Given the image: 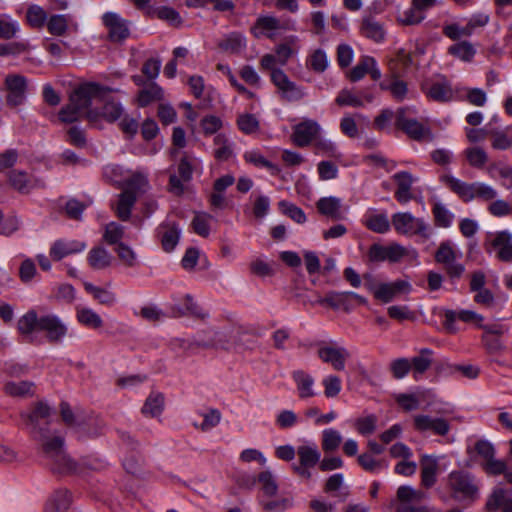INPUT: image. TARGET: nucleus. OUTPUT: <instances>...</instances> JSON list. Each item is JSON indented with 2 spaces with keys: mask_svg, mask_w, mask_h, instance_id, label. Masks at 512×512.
<instances>
[{
  "mask_svg": "<svg viewBox=\"0 0 512 512\" xmlns=\"http://www.w3.org/2000/svg\"><path fill=\"white\" fill-rule=\"evenodd\" d=\"M440 181L463 202L473 200L490 202L487 210L494 217H506L510 215V203L504 199H496L498 191L484 182H465L451 174H443Z\"/></svg>",
  "mask_w": 512,
  "mask_h": 512,
  "instance_id": "obj_2",
  "label": "nucleus"
},
{
  "mask_svg": "<svg viewBox=\"0 0 512 512\" xmlns=\"http://www.w3.org/2000/svg\"><path fill=\"white\" fill-rule=\"evenodd\" d=\"M342 442L341 433L333 428L323 430L321 447L325 453L334 452L337 450Z\"/></svg>",
  "mask_w": 512,
  "mask_h": 512,
  "instance_id": "obj_48",
  "label": "nucleus"
},
{
  "mask_svg": "<svg viewBox=\"0 0 512 512\" xmlns=\"http://www.w3.org/2000/svg\"><path fill=\"white\" fill-rule=\"evenodd\" d=\"M271 81L289 102L300 101L307 95L305 88L291 81L283 70H274Z\"/></svg>",
  "mask_w": 512,
  "mask_h": 512,
  "instance_id": "obj_11",
  "label": "nucleus"
},
{
  "mask_svg": "<svg viewBox=\"0 0 512 512\" xmlns=\"http://www.w3.org/2000/svg\"><path fill=\"white\" fill-rule=\"evenodd\" d=\"M425 19V13L412 3L399 17L403 25H416Z\"/></svg>",
  "mask_w": 512,
  "mask_h": 512,
  "instance_id": "obj_64",
  "label": "nucleus"
},
{
  "mask_svg": "<svg viewBox=\"0 0 512 512\" xmlns=\"http://www.w3.org/2000/svg\"><path fill=\"white\" fill-rule=\"evenodd\" d=\"M86 243L74 239H58L50 247L49 255L54 261L80 253L86 249Z\"/></svg>",
  "mask_w": 512,
  "mask_h": 512,
  "instance_id": "obj_18",
  "label": "nucleus"
},
{
  "mask_svg": "<svg viewBox=\"0 0 512 512\" xmlns=\"http://www.w3.org/2000/svg\"><path fill=\"white\" fill-rule=\"evenodd\" d=\"M432 213L437 226L448 228L451 226L454 214L442 203L437 202L433 205Z\"/></svg>",
  "mask_w": 512,
  "mask_h": 512,
  "instance_id": "obj_54",
  "label": "nucleus"
},
{
  "mask_svg": "<svg viewBox=\"0 0 512 512\" xmlns=\"http://www.w3.org/2000/svg\"><path fill=\"white\" fill-rule=\"evenodd\" d=\"M373 99L374 97L371 94L358 96L347 89H343L339 92L335 101L340 106L362 107L364 102L371 103Z\"/></svg>",
  "mask_w": 512,
  "mask_h": 512,
  "instance_id": "obj_38",
  "label": "nucleus"
},
{
  "mask_svg": "<svg viewBox=\"0 0 512 512\" xmlns=\"http://www.w3.org/2000/svg\"><path fill=\"white\" fill-rule=\"evenodd\" d=\"M71 504V496L67 490H57L47 500L45 512H64Z\"/></svg>",
  "mask_w": 512,
  "mask_h": 512,
  "instance_id": "obj_32",
  "label": "nucleus"
},
{
  "mask_svg": "<svg viewBox=\"0 0 512 512\" xmlns=\"http://www.w3.org/2000/svg\"><path fill=\"white\" fill-rule=\"evenodd\" d=\"M17 327L22 335H31L33 332L39 331L40 317L36 311L30 310L19 318Z\"/></svg>",
  "mask_w": 512,
  "mask_h": 512,
  "instance_id": "obj_43",
  "label": "nucleus"
},
{
  "mask_svg": "<svg viewBox=\"0 0 512 512\" xmlns=\"http://www.w3.org/2000/svg\"><path fill=\"white\" fill-rule=\"evenodd\" d=\"M449 54L452 56L464 61L470 62L474 58L476 54V49L474 46L468 41H461L451 45L448 48Z\"/></svg>",
  "mask_w": 512,
  "mask_h": 512,
  "instance_id": "obj_47",
  "label": "nucleus"
},
{
  "mask_svg": "<svg viewBox=\"0 0 512 512\" xmlns=\"http://www.w3.org/2000/svg\"><path fill=\"white\" fill-rule=\"evenodd\" d=\"M437 470V459L433 456L424 455L421 459V483L424 487L430 488L436 483Z\"/></svg>",
  "mask_w": 512,
  "mask_h": 512,
  "instance_id": "obj_28",
  "label": "nucleus"
},
{
  "mask_svg": "<svg viewBox=\"0 0 512 512\" xmlns=\"http://www.w3.org/2000/svg\"><path fill=\"white\" fill-rule=\"evenodd\" d=\"M5 89L7 104L11 107L19 106L26 98L27 79L19 74H9L5 78Z\"/></svg>",
  "mask_w": 512,
  "mask_h": 512,
  "instance_id": "obj_12",
  "label": "nucleus"
},
{
  "mask_svg": "<svg viewBox=\"0 0 512 512\" xmlns=\"http://www.w3.org/2000/svg\"><path fill=\"white\" fill-rule=\"evenodd\" d=\"M328 66L329 60L323 49L319 48L311 51L306 58V67L315 73L325 72Z\"/></svg>",
  "mask_w": 512,
  "mask_h": 512,
  "instance_id": "obj_39",
  "label": "nucleus"
},
{
  "mask_svg": "<svg viewBox=\"0 0 512 512\" xmlns=\"http://www.w3.org/2000/svg\"><path fill=\"white\" fill-rule=\"evenodd\" d=\"M287 25L282 23L278 18L274 16H260L252 28V33L255 37L265 35L268 38H272L276 31L287 29Z\"/></svg>",
  "mask_w": 512,
  "mask_h": 512,
  "instance_id": "obj_21",
  "label": "nucleus"
},
{
  "mask_svg": "<svg viewBox=\"0 0 512 512\" xmlns=\"http://www.w3.org/2000/svg\"><path fill=\"white\" fill-rule=\"evenodd\" d=\"M368 288L377 300L389 303L400 293L410 292L411 285L405 280H397L391 283L370 285Z\"/></svg>",
  "mask_w": 512,
  "mask_h": 512,
  "instance_id": "obj_13",
  "label": "nucleus"
},
{
  "mask_svg": "<svg viewBox=\"0 0 512 512\" xmlns=\"http://www.w3.org/2000/svg\"><path fill=\"white\" fill-rule=\"evenodd\" d=\"M297 455L301 465L314 467L320 463L321 453L315 443L299 446Z\"/></svg>",
  "mask_w": 512,
  "mask_h": 512,
  "instance_id": "obj_37",
  "label": "nucleus"
},
{
  "mask_svg": "<svg viewBox=\"0 0 512 512\" xmlns=\"http://www.w3.org/2000/svg\"><path fill=\"white\" fill-rule=\"evenodd\" d=\"M137 201V195L130 194L128 191H122L118 196V201L114 206V212L121 221L129 220L132 208Z\"/></svg>",
  "mask_w": 512,
  "mask_h": 512,
  "instance_id": "obj_30",
  "label": "nucleus"
},
{
  "mask_svg": "<svg viewBox=\"0 0 512 512\" xmlns=\"http://www.w3.org/2000/svg\"><path fill=\"white\" fill-rule=\"evenodd\" d=\"M313 146L314 152L317 155L330 157L337 160L342 158V153L339 151L337 144L324 136L319 135V137L315 139Z\"/></svg>",
  "mask_w": 512,
  "mask_h": 512,
  "instance_id": "obj_34",
  "label": "nucleus"
},
{
  "mask_svg": "<svg viewBox=\"0 0 512 512\" xmlns=\"http://www.w3.org/2000/svg\"><path fill=\"white\" fill-rule=\"evenodd\" d=\"M488 133L493 149L504 151L512 148V125L503 129H491Z\"/></svg>",
  "mask_w": 512,
  "mask_h": 512,
  "instance_id": "obj_27",
  "label": "nucleus"
},
{
  "mask_svg": "<svg viewBox=\"0 0 512 512\" xmlns=\"http://www.w3.org/2000/svg\"><path fill=\"white\" fill-rule=\"evenodd\" d=\"M50 407L38 402L34 408L27 413H22L27 428L33 439L41 445V453L51 469L60 474H81L82 465L72 460L64 451V439L59 435L51 436L47 429Z\"/></svg>",
  "mask_w": 512,
  "mask_h": 512,
  "instance_id": "obj_1",
  "label": "nucleus"
},
{
  "mask_svg": "<svg viewBox=\"0 0 512 512\" xmlns=\"http://www.w3.org/2000/svg\"><path fill=\"white\" fill-rule=\"evenodd\" d=\"M120 261L127 267H135L137 265V255L134 250L125 243H119L115 248Z\"/></svg>",
  "mask_w": 512,
  "mask_h": 512,
  "instance_id": "obj_63",
  "label": "nucleus"
},
{
  "mask_svg": "<svg viewBox=\"0 0 512 512\" xmlns=\"http://www.w3.org/2000/svg\"><path fill=\"white\" fill-rule=\"evenodd\" d=\"M102 21L108 29V37L113 42H121L129 37L130 31L128 23L119 14L106 12L102 16Z\"/></svg>",
  "mask_w": 512,
  "mask_h": 512,
  "instance_id": "obj_16",
  "label": "nucleus"
},
{
  "mask_svg": "<svg viewBox=\"0 0 512 512\" xmlns=\"http://www.w3.org/2000/svg\"><path fill=\"white\" fill-rule=\"evenodd\" d=\"M292 377L296 382L300 398H309L315 395L313 390L314 379L309 374L297 370L293 372Z\"/></svg>",
  "mask_w": 512,
  "mask_h": 512,
  "instance_id": "obj_40",
  "label": "nucleus"
},
{
  "mask_svg": "<svg viewBox=\"0 0 512 512\" xmlns=\"http://www.w3.org/2000/svg\"><path fill=\"white\" fill-rule=\"evenodd\" d=\"M391 224L398 234L419 236L428 239L431 236L430 226L423 218H417L410 212H397L392 215Z\"/></svg>",
  "mask_w": 512,
  "mask_h": 512,
  "instance_id": "obj_6",
  "label": "nucleus"
},
{
  "mask_svg": "<svg viewBox=\"0 0 512 512\" xmlns=\"http://www.w3.org/2000/svg\"><path fill=\"white\" fill-rule=\"evenodd\" d=\"M316 208L320 214L333 220L344 219V214L341 210L342 201L338 197H322L316 202Z\"/></svg>",
  "mask_w": 512,
  "mask_h": 512,
  "instance_id": "obj_23",
  "label": "nucleus"
},
{
  "mask_svg": "<svg viewBox=\"0 0 512 512\" xmlns=\"http://www.w3.org/2000/svg\"><path fill=\"white\" fill-rule=\"evenodd\" d=\"M156 235L161 244L162 249L165 252L170 253L175 249V247L179 243L181 229L178 223L166 220L159 224V226L156 229Z\"/></svg>",
  "mask_w": 512,
  "mask_h": 512,
  "instance_id": "obj_15",
  "label": "nucleus"
},
{
  "mask_svg": "<svg viewBox=\"0 0 512 512\" xmlns=\"http://www.w3.org/2000/svg\"><path fill=\"white\" fill-rule=\"evenodd\" d=\"M111 91L110 88L102 86L98 83L87 82L79 85L70 95L69 103L78 109L81 113L86 115L90 122L97 120V112L87 111L92 99L104 98L107 93Z\"/></svg>",
  "mask_w": 512,
  "mask_h": 512,
  "instance_id": "obj_5",
  "label": "nucleus"
},
{
  "mask_svg": "<svg viewBox=\"0 0 512 512\" xmlns=\"http://www.w3.org/2000/svg\"><path fill=\"white\" fill-rule=\"evenodd\" d=\"M360 30L363 36L375 42H382L386 34L383 25L372 15L362 18Z\"/></svg>",
  "mask_w": 512,
  "mask_h": 512,
  "instance_id": "obj_26",
  "label": "nucleus"
},
{
  "mask_svg": "<svg viewBox=\"0 0 512 512\" xmlns=\"http://www.w3.org/2000/svg\"><path fill=\"white\" fill-rule=\"evenodd\" d=\"M219 47L226 52L237 54L246 48V39L242 34L233 32L220 41Z\"/></svg>",
  "mask_w": 512,
  "mask_h": 512,
  "instance_id": "obj_42",
  "label": "nucleus"
},
{
  "mask_svg": "<svg viewBox=\"0 0 512 512\" xmlns=\"http://www.w3.org/2000/svg\"><path fill=\"white\" fill-rule=\"evenodd\" d=\"M409 109L400 108L396 111L395 125L398 129L403 131L408 137L415 141H431L433 134L431 129L424 126L422 123L414 118L407 116Z\"/></svg>",
  "mask_w": 512,
  "mask_h": 512,
  "instance_id": "obj_7",
  "label": "nucleus"
},
{
  "mask_svg": "<svg viewBox=\"0 0 512 512\" xmlns=\"http://www.w3.org/2000/svg\"><path fill=\"white\" fill-rule=\"evenodd\" d=\"M124 236V227L116 222H110L105 227L104 240L110 245H118Z\"/></svg>",
  "mask_w": 512,
  "mask_h": 512,
  "instance_id": "obj_61",
  "label": "nucleus"
},
{
  "mask_svg": "<svg viewBox=\"0 0 512 512\" xmlns=\"http://www.w3.org/2000/svg\"><path fill=\"white\" fill-rule=\"evenodd\" d=\"M457 258V252L449 241L442 242L435 253V261L443 265L451 280L460 279L465 272L464 265Z\"/></svg>",
  "mask_w": 512,
  "mask_h": 512,
  "instance_id": "obj_8",
  "label": "nucleus"
},
{
  "mask_svg": "<svg viewBox=\"0 0 512 512\" xmlns=\"http://www.w3.org/2000/svg\"><path fill=\"white\" fill-rule=\"evenodd\" d=\"M214 144L217 146L214 151V156L217 160L227 161L232 157L233 150L226 135L217 134L214 137Z\"/></svg>",
  "mask_w": 512,
  "mask_h": 512,
  "instance_id": "obj_55",
  "label": "nucleus"
},
{
  "mask_svg": "<svg viewBox=\"0 0 512 512\" xmlns=\"http://www.w3.org/2000/svg\"><path fill=\"white\" fill-rule=\"evenodd\" d=\"M412 426L419 433L431 432L437 436H446L451 429L450 423L445 418L428 414H415L412 417Z\"/></svg>",
  "mask_w": 512,
  "mask_h": 512,
  "instance_id": "obj_10",
  "label": "nucleus"
},
{
  "mask_svg": "<svg viewBox=\"0 0 512 512\" xmlns=\"http://www.w3.org/2000/svg\"><path fill=\"white\" fill-rule=\"evenodd\" d=\"M363 224L372 232L385 234L390 230L391 224L386 213H375L368 210L364 215Z\"/></svg>",
  "mask_w": 512,
  "mask_h": 512,
  "instance_id": "obj_25",
  "label": "nucleus"
},
{
  "mask_svg": "<svg viewBox=\"0 0 512 512\" xmlns=\"http://www.w3.org/2000/svg\"><path fill=\"white\" fill-rule=\"evenodd\" d=\"M122 188L123 191H128L130 194L137 195L138 198L149 188L147 173L142 171L128 173Z\"/></svg>",
  "mask_w": 512,
  "mask_h": 512,
  "instance_id": "obj_24",
  "label": "nucleus"
},
{
  "mask_svg": "<svg viewBox=\"0 0 512 512\" xmlns=\"http://www.w3.org/2000/svg\"><path fill=\"white\" fill-rule=\"evenodd\" d=\"M84 289L87 293L91 294L95 300L103 305H113L116 302V295L105 289L93 285L92 283H84Z\"/></svg>",
  "mask_w": 512,
  "mask_h": 512,
  "instance_id": "obj_46",
  "label": "nucleus"
},
{
  "mask_svg": "<svg viewBox=\"0 0 512 512\" xmlns=\"http://www.w3.org/2000/svg\"><path fill=\"white\" fill-rule=\"evenodd\" d=\"M34 384L29 381H10L4 385L6 394L14 397H24L33 394Z\"/></svg>",
  "mask_w": 512,
  "mask_h": 512,
  "instance_id": "obj_52",
  "label": "nucleus"
},
{
  "mask_svg": "<svg viewBox=\"0 0 512 512\" xmlns=\"http://www.w3.org/2000/svg\"><path fill=\"white\" fill-rule=\"evenodd\" d=\"M468 164L476 169H482L488 162L487 152L479 146L468 147L463 151Z\"/></svg>",
  "mask_w": 512,
  "mask_h": 512,
  "instance_id": "obj_44",
  "label": "nucleus"
},
{
  "mask_svg": "<svg viewBox=\"0 0 512 512\" xmlns=\"http://www.w3.org/2000/svg\"><path fill=\"white\" fill-rule=\"evenodd\" d=\"M214 221V217L207 212H195L191 227L197 235L207 238L210 235L211 224Z\"/></svg>",
  "mask_w": 512,
  "mask_h": 512,
  "instance_id": "obj_36",
  "label": "nucleus"
},
{
  "mask_svg": "<svg viewBox=\"0 0 512 512\" xmlns=\"http://www.w3.org/2000/svg\"><path fill=\"white\" fill-rule=\"evenodd\" d=\"M316 302L319 304H327L333 309H344L346 311L351 310L353 307L352 303L349 302L346 291H331L327 293L324 298L320 297Z\"/></svg>",
  "mask_w": 512,
  "mask_h": 512,
  "instance_id": "obj_41",
  "label": "nucleus"
},
{
  "mask_svg": "<svg viewBox=\"0 0 512 512\" xmlns=\"http://www.w3.org/2000/svg\"><path fill=\"white\" fill-rule=\"evenodd\" d=\"M447 488L453 500L466 506L472 505L479 497V485L475 477L464 470L451 471L446 478Z\"/></svg>",
  "mask_w": 512,
  "mask_h": 512,
  "instance_id": "obj_4",
  "label": "nucleus"
},
{
  "mask_svg": "<svg viewBox=\"0 0 512 512\" xmlns=\"http://www.w3.org/2000/svg\"><path fill=\"white\" fill-rule=\"evenodd\" d=\"M124 113V109L119 102L114 100L106 101L102 107L101 116L108 122L119 120Z\"/></svg>",
  "mask_w": 512,
  "mask_h": 512,
  "instance_id": "obj_57",
  "label": "nucleus"
},
{
  "mask_svg": "<svg viewBox=\"0 0 512 512\" xmlns=\"http://www.w3.org/2000/svg\"><path fill=\"white\" fill-rule=\"evenodd\" d=\"M47 29L54 36H62L68 29V17L66 15H53L47 21Z\"/></svg>",
  "mask_w": 512,
  "mask_h": 512,
  "instance_id": "obj_59",
  "label": "nucleus"
},
{
  "mask_svg": "<svg viewBox=\"0 0 512 512\" xmlns=\"http://www.w3.org/2000/svg\"><path fill=\"white\" fill-rule=\"evenodd\" d=\"M380 86L383 90H388L397 101H402L408 92L406 82L398 78H393L387 83H381Z\"/></svg>",
  "mask_w": 512,
  "mask_h": 512,
  "instance_id": "obj_56",
  "label": "nucleus"
},
{
  "mask_svg": "<svg viewBox=\"0 0 512 512\" xmlns=\"http://www.w3.org/2000/svg\"><path fill=\"white\" fill-rule=\"evenodd\" d=\"M164 408V397L161 393H152L146 399L141 411L145 416L157 417Z\"/></svg>",
  "mask_w": 512,
  "mask_h": 512,
  "instance_id": "obj_45",
  "label": "nucleus"
},
{
  "mask_svg": "<svg viewBox=\"0 0 512 512\" xmlns=\"http://www.w3.org/2000/svg\"><path fill=\"white\" fill-rule=\"evenodd\" d=\"M374 65V58L370 56H364L358 62V64L353 67V69L349 72V79L352 82H356L361 80L366 74H368L371 66Z\"/></svg>",
  "mask_w": 512,
  "mask_h": 512,
  "instance_id": "obj_60",
  "label": "nucleus"
},
{
  "mask_svg": "<svg viewBox=\"0 0 512 512\" xmlns=\"http://www.w3.org/2000/svg\"><path fill=\"white\" fill-rule=\"evenodd\" d=\"M163 89L155 82H148L138 92L137 103L140 107H146L163 98Z\"/></svg>",
  "mask_w": 512,
  "mask_h": 512,
  "instance_id": "obj_29",
  "label": "nucleus"
},
{
  "mask_svg": "<svg viewBox=\"0 0 512 512\" xmlns=\"http://www.w3.org/2000/svg\"><path fill=\"white\" fill-rule=\"evenodd\" d=\"M432 350L429 348H423L420 351V355L415 356L411 359V369H413L415 377L419 374L426 372L432 364Z\"/></svg>",
  "mask_w": 512,
  "mask_h": 512,
  "instance_id": "obj_49",
  "label": "nucleus"
},
{
  "mask_svg": "<svg viewBox=\"0 0 512 512\" xmlns=\"http://www.w3.org/2000/svg\"><path fill=\"white\" fill-rule=\"evenodd\" d=\"M39 331L46 332L48 340L50 342L57 343L61 342L66 336L67 327L56 315L47 314L40 316Z\"/></svg>",
  "mask_w": 512,
  "mask_h": 512,
  "instance_id": "obj_20",
  "label": "nucleus"
},
{
  "mask_svg": "<svg viewBox=\"0 0 512 512\" xmlns=\"http://www.w3.org/2000/svg\"><path fill=\"white\" fill-rule=\"evenodd\" d=\"M26 18L31 27L41 28L47 21V13L42 7L31 5L27 9Z\"/></svg>",
  "mask_w": 512,
  "mask_h": 512,
  "instance_id": "obj_58",
  "label": "nucleus"
},
{
  "mask_svg": "<svg viewBox=\"0 0 512 512\" xmlns=\"http://www.w3.org/2000/svg\"><path fill=\"white\" fill-rule=\"evenodd\" d=\"M128 173L129 172L125 171L123 167L115 164L106 165L102 172L106 181L111 182L119 187L124 185Z\"/></svg>",
  "mask_w": 512,
  "mask_h": 512,
  "instance_id": "obj_51",
  "label": "nucleus"
},
{
  "mask_svg": "<svg viewBox=\"0 0 512 512\" xmlns=\"http://www.w3.org/2000/svg\"><path fill=\"white\" fill-rule=\"evenodd\" d=\"M459 319L465 323H475L477 327L482 326L484 317L472 310H446L444 313L443 325L449 333H456L455 321Z\"/></svg>",
  "mask_w": 512,
  "mask_h": 512,
  "instance_id": "obj_19",
  "label": "nucleus"
},
{
  "mask_svg": "<svg viewBox=\"0 0 512 512\" xmlns=\"http://www.w3.org/2000/svg\"><path fill=\"white\" fill-rule=\"evenodd\" d=\"M9 183L20 193H29L35 187L34 179L20 170H13L9 173Z\"/></svg>",
  "mask_w": 512,
  "mask_h": 512,
  "instance_id": "obj_35",
  "label": "nucleus"
},
{
  "mask_svg": "<svg viewBox=\"0 0 512 512\" xmlns=\"http://www.w3.org/2000/svg\"><path fill=\"white\" fill-rule=\"evenodd\" d=\"M172 312L174 316L192 315L199 318H204L205 314L202 313L201 309L194 302L191 295L186 294L180 303H175L172 306Z\"/></svg>",
  "mask_w": 512,
  "mask_h": 512,
  "instance_id": "obj_33",
  "label": "nucleus"
},
{
  "mask_svg": "<svg viewBox=\"0 0 512 512\" xmlns=\"http://www.w3.org/2000/svg\"><path fill=\"white\" fill-rule=\"evenodd\" d=\"M19 30L17 21L13 20L9 15H0V38L11 39Z\"/></svg>",
  "mask_w": 512,
  "mask_h": 512,
  "instance_id": "obj_62",
  "label": "nucleus"
},
{
  "mask_svg": "<svg viewBox=\"0 0 512 512\" xmlns=\"http://www.w3.org/2000/svg\"><path fill=\"white\" fill-rule=\"evenodd\" d=\"M317 347V355L322 362L330 364L337 371L345 369L346 360L350 357V353L346 348L338 346L333 342H319Z\"/></svg>",
  "mask_w": 512,
  "mask_h": 512,
  "instance_id": "obj_9",
  "label": "nucleus"
},
{
  "mask_svg": "<svg viewBox=\"0 0 512 512\" xmlns=\"http://www.w3.org/2000/svg\"><path fill=\"white\" fill-rule=\"evenodd\" d=\"M112 260V255L102 246L92 248L87 255L88 264L95 270L108 268Z\"/></svg>",
  "mask_w": 512,
  "mask_h": 512,
  "instance_id": "obj_31",
  "label": "nucleus"
},
{
  "mask_svg": "<svg viewBox=\"0 0 512 512\" xmlns=\"http://www.w3.org/2000/svg\"><path fill=\"white\" fill-rule=\"evenodd\" d=\"M512 497V490L511 489H503V488H496L493 490L491 495L489 496L487 503H486V509L488 511H496L501 508V506L510 498Z\"/></svg>",
  "mask_w": 512,
  "mask_h": 512,
  "instance_id": "obj_53",
  "label": "nucleus"
},
{
  "mask_svg": "<svg viewBox=\"0 0 512 512\" xmlns=\"http://www.w3.org/2000/svg\"><path fill=\"white\" fill-rule=\"evenodd\" d=\"M424 92L428 98L437 102H449L454 99L453 89L446 79L433 82L424 88Z\"/></svg>",
  "mask_w": 512,
  "mask_h": 512,
  "instance_id": "obj_22",
  "label": "nucleus"
},
{
  "mask_svg": "<svg viewBox=\"0 0 512 512\" xmlns=\"http://www.w3.org/2000/svg\"><path fill=\"white\" fill-rule=\"evenodd\" d=\"M392 180L396 185L394 193L395 199L400 204H407L413 199L412 186L417 181L410 172L399 171L392 176Z\"/></svg>",
  "mask_w": 512,
  "mask_h": 512,
  "instance_id": "obj_17",
  "label": "nucleus"
},
{
  "mask_svg": "<svg viewBox=\"0 0 512 512\" xmlns=\"http://www.w3.org/2000/svg\"><path fill=\"white\" fill-rule=\"evenodd\" d=\"M321 126L315 120H304L293 127L292 140L298 147H306L319 137Z\"/></svg>",
  "mask_w": 512,
  "mask_h": 512,
  "instance_id": "obj_14",
  "label": "nucleus"
},
{
  "mask_svg": "<svg viewBox=\"0 0 512 512\" xmlns=\"http://www.w3.org/2000/svg\"><path fill=\"white\" fill-rule=\"evenodd\" d=\"M257 484L262 493L259 503L265 512H283L293 506V497L289 493H283L272 500L265 499L276 496L278 492L277 479L270 470L261 471L257 475Z\"/></svg>",
  "mask_w": 512,
  "mask_h": 512,
  "instance_id": "obj_3",
  "label": "nucleus"
},
{
  "mask_svg": "<svg viewBox=\"0 0 512 512\" xmlns=\"http://www.w3.org/2000/svg\"><path fill=\"white\" fill-rule=\"evenodd\" d=\"M77 319L82 325L92 329H98L103 326V320L100 315L90 308H78Z\"/></svg>",
  "mask_w": 512,
  "mask_h": 512,
  "instance_id": "obj_50",
  "label": "nucleus"
}]
</instances>
